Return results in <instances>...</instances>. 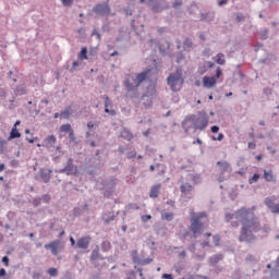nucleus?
I'll use <instances>...</instances> for the list:
<instances>
[{"label": "nucleus", "instance_id": "1", "mask_svg": "<svg viewBox=\"0 0 279 279\" xmlns=\"http://www.w3.org/2000/svg\"><path fill=\"white\" fill-rule=\"evenodd\" d=\"M235 219L241 223V231L238 238L240 243H255L256 232H263L267 234L271 228L269 225L260 226V220L256 218L254 211L250 208L242 207L235 211Z\"/></svg>", "mask_w": 279, "mask_h": 279}, {"label": "nucleus", "instance_id": "2", "mask_svg": "<svg viewBox=\"0 0 279 279\" xmlns=\"http://www.w3.org/2000/svg\"><path fill=\"white\" fill-rule=\"evenodd\" d=\"M189 122H192L194 130H206L208 128V117H206V111H199L198 117L195 114L186 116L182 121V128L185 133H189L191 125H187Z\"/></svg>", "mask_w": 279, "mask_h": 279}, {"label": "nucleus", "instance_id": "3", "mask_svg": "<svg viewBox=\"0 0 279 279\" xmlns=\"http://www.w3.org/2000/svg\"><path fill=\"white\" fill-rule=\"evenodd\" d=\"M167 82L171 90L178 93L180 90V84H182V70H177L174 73L169 74Z\"/></svg>", "mask_w": 279, "mask_h": 279}, {"label": "nucleus", "instance_id": "4", "mask_svg": "<svg viewBox=\"0 0 279 279\" xmlns=\"http://www.w3.org/2000/svg\"><path fill=\"white\" fill-rule=\"evenodd\" d=\"M148 5L155 14L169 10V2L167 0H148Z\"/></svg>", "mask_w": 279, "mask_h": 279}, {"label": "nucleus", "instance_id": "5", "mask_svg": "<svg viewBox=\"0 0 279 279\" xmlns=\"http://www.w3.org/2000/svg\"><path fill=\"white\" fill-rule=\"evenodd\" d=\"M93 12L98 16H108L112 10L110 9V4H108V2H104L94 5Z\"/></svg>", "mask_w": 279, "mask_h": 279}, {"label": "nucleus", "instance_id": "6", "mask_svg": "<svg viewBox=\"0 0 279 279\" xmlns=\"http://www.w3.org/2000/svg\"><path fill=\"white\" fill-rule=\"evenodd\" d=\"M52 173V169L41 168L35 175V180H37L38 182H44V184H48L49 180H51Z\"/></svg>", "mask_w": 279, "mask_h": 279}, {"label": "nucleus", "instance_id": "7", "mask_svg": "<svg viewBox=\"0 0 279 279\" xmlns=\"http://www.w3.org/2000/svg\"><path fill=\"white\" fill-rule=\"evenodd\" d=\"M57 173H64L65 175H77V166L73 163V158H69L65 167L57 170Z\"/></svg>", "mask_w": 279, "mask_h": 279}, {"label": "nucleus", "instance_id": "8", "mask_svg": "<svg viewBox=\"0 0 279 279\" xmlns=\"http://www.w3.org/2000/svg\"><path fill=\"white\" fill-rule=\"evenodd\" d=\"M181 197L183 199H193V185L189 182H184L180 185Z\"/></svg>", "mask_w": 279, "mask_h": 279}, {"label": "nucleus", "instance_id": "9", "mask_svg": "<svg viewBox=\"0 0 279 279\" xmlns=\"http://www.w3.org/2000/svg\"><path fill=\"white\" fill-rule=\"evenodd\" d=\"M190 230L194 234V239H197V234H202V222L199 217L192 219Z\"/></svg>", "mask_w": 279, "mask_h": 279}, {"label": "nucleus", "instance_id": "10", "mask_svg": "<svg viewBox=\"0 0 279 279\" xmlns=\"http://www.w3.org/2000/svg\"><path fill=\"white\" fill-rule=\"evenodd\" d=\"M62 242L60 240H54L52 242H50L49 244H45V250H50L51 254L53 256H58V247H60V244Z\"/></svg>", "mask_w": 279, "mask_h": 279}, {"label": "nucleus", "instance_id": "11", "mask_svg": "<svg viewBox=\"0 0 279 279\" xmlns=\"http://www.w3.org/2000/svg\"><path fill=\"white\" fill-rule=\"evenodd\" d=\"M102 99H105V112L107 114H111V117H114L117 114V111L114 109L110 110V108L112 107V101L110 100V97L104 95Z\"/></svg>", "mask_w": 279, "mask_h": 279}, {"label": "nucleus", "instance_id": "12", "mask_svg": "<svg viewBox=\"0 0 279 279\" xmlns=\"http://www.w3.org/2000/svg\"><path fill=\"white\" fill-rule=\"evenodd\" d=\"M124 86L129 93L137 90L140 85H136V81L134 80V76L131 78H126L124 81Z\"/></svg>", "mask_w": 279, "mask_h": 279}, {"label": "nucleus", "instance_id": "13", "mask_svg": "<svg viewBox=\"0 0 279 279\" xmlns=\"http://www.w3.org/2000/svg\"><path fill=\"white\" fill-rule=\"evenodd\" d=\"M88 245H90V236H83L76 242L78 250H88Z\"/></svg>", "mask_w": 279, "mask_h": 279}, {"label": "nucleus", "instance_id": "14", "mask_svg": "<svg viewBox=\"0 0 279 279\" xmlns=\"http://www.w3.org/2000/svg\"><path fill=\"white\" fill-rule=\"evenodd\" d=\"M217 84V78L215 76H204L203 86L204 88H213Z\"/></svg>", "mask_w": 279, "mask_h": 279}, {"label": "nucleus", "instance_id": "15", "mask_svg": "<svg viewBox=\"0 0 279 279\" xmlns=\"http://www.w3.org/2000/svg\"><path fill=\"white\" fill-rule=\"evenodd\" d=\"M201 21L203 23H213L215 21V12L201 13Z\"/></svg>", "mask_w": 279, "mask_h": 279}, {"label": "nucleus", "instance_id": "16", "mask_svg": "<svg viewBox=\"0 0 279 279\" xmlns=\"http://www.w3.org/2000/svg\"><path fill=\"white\" fill-rule=\"evenodd\" d=\"M217 167H220L219 171L222 174L229 173V171H231L230 162H228V161H218Z\"/></svg>", "mask_w": 279, "mask_h": 279}, {"label": "nucleus", "instance_id": "17", "mask_svg": "<svg viewBox=\"0 0 279 279\" xmlns=\"http://www.w3.org/2000/svg\"><path fill=\"white\" fill-rule=\"evenodd\" d=\"M113 194H114V183L110 182L105 186L104 197H107V198L112 197Z\"/></svg>", "mask_w": 279, "mask_h": 279}, {"label": "nucleus", "instance_id": "18", "mask_svg": "<svg viewBox=\"0 0 279 279\" xmlns=\"http://www.w3.org/2000/svg\"><path fill=\"white\" fill-rule=\"evenodd\" d=\"M169 49H171V43L163 41L159 45V51L161 56H167L169 52Z\"/></svg>", "mask_w": 279, "mask_h": 279}, {"label": "nucleus", "instance_id": "19", "mask_svg": "<svg viewBox=\"0 0 279 279\" xmlns=\"http://www.w3.org/2000/svg\"><path fill=\"white\" fill-rule=\"evenodd\" d=\"M264 180L266 182H272L274 184H276V175H274V171L264 170Z\"/></svg>", "mask_w": 279, "mask_h": 279}, {"label": "nucleus", "instance_id": "20", "mask_svg": "<svg viewBox=\"0 0 279 279\" xmlns=\"http://www.w3.org/2000/svg\"><path fill=\"white\" fill-rule=\"evenodd\" d=\"M56 135H49L46 137V140L44 141L46 147H48V149H51V147H56Z\"/></svg>", "mask_w": 279, "mask_h": 279}, {"label": "nucleus", "instance_id": "21", "mask_svg": "<svg viewBox=\"0 0 279 279\" xmlns=\"http://www.w3.org/2000/svg\"><path fill=\"white\" fill-rule=\"evenodd\" d=\"M27 93V87L25 86V84H22V85H17L15 88H14V95L15 97H20L22 95H25Z\"/></svg>", "mask_w": 279, "mask_h": 279}, {"label": "nucleus", "instance_id": "22", "mask_svg": "<svg viewBox=\"0 0 279 279\" xmlns=\"http://www.w3.org/2000/svg\"><path fill=\"white\" fill-rule=\"evenodd\" d=\"M14 138H21V132H19L16 125H13V128L11 129L8 141H14Z\"/></svg>", "mask_w": 279, "mask_h": 279}, {"label": "nucleus", "instance_id": "23", "mask_svg": "<svg viewBox=\"0 0 279 279\" xmlns=\"http://www.w3.org/2000/svg\"><path fill=\"white\" fill-rule=\"evenodd\" d=\"M133 80H135L136 86H141V84H143V82L147 80V72H142L140 74H136V76L133 77Z\"/></svg>", "mask_w": 279, "mask_h": 279}, {"label": "nucleus", "instance_id": "24", "mask_svg": "<svg viewBox=\"0 0 279 279\" xmlns=\"http://www.w3.org/2000/svg\"><path fill=\"white\" fill-rule=\"evenodd\" d=\"M114 219H117V216L114 214L108 213L102 216V221L104 223H106V226H108V223H112Z\"/></svg>", "mask_w": 279, "mask_h": 279}, {"label": "nucleus", "instance_id": "25", "mask_svg": "<svg viewBox=\"0 0 279 279\" xmlns=\"http://www.w3.org/2000/svg\"><path fill=\"white\" fill-rule=\"evenodd\" d=\"M220 260H223V255H221V254H216V255L209 257V264L211 266L217 265V263H220Z\"/></svg>", "mask_w": 279, "mask_h": 279}, {"label": "nucleus", "instance_id": "26", "mask_svg": "<svg viewBox=\"0 0 279 279\" xmlns=\"http://www.w3.org/2000/svg\"><path fill=\"white\" fill-rule=\"evenodd\" d=\"M215 59L217 64H220L221 66L226 64V54L222 52L217 53Z\"/></svg>", "mask_w": 279, "mask_h": 279}, {"label": "nucleus", "instance_id": "27", "mask_svg": "<svg viewBox=\"0 0 279 279\" xmlns=\"http://www.w3.org/2000/svg\"><path fill=\"white\" fill-rule=\"evenodd\" d=\"M183 49L185 51H191L193 49V40L191 38H185L183 41Z\"/></svg>", "mask_w": 279, "mask_h": 279}, {"label": "nucleus", "instance_id": "28", "mask_svg": "<svg viewBox=\"0 0 279 279\" xmlns=\"http://www.w3.org/2000/svg\"><path fill=\"white\" fill-rule=\"evenodd\" d=\"M264 204L267 206V208H269L271 210V213H274L275 208H276V203H274V201L271 198H265Z\"/></svg>", "mask_w": 279, "mask_h": 279}, {"label": "nucleus", "instance_id": "29", "mask_svg": "<svg viewBox=\"0 0 279 279\" xmlns=\"http://www.w3.org/2000/svg\"><path fill=\"white\" fill-rule=\"evenodd\" d=\"M159 191H160V184L154 185V186L150 189L149 196H150V197H154V198L158 197Z\"/></svg>", "mask_w": 279, "mask_h": 279}, {"label": "nucleus", "instance_id": "30", "mask_svg": "<svg viewBox=\"0 0 279 279\" xmlns=\"http://www.w3.org/2000/svg\"><path fill=\"white\" fill-rule=\"evenodd\" d=\"M78 58H80V60H88V48L87 47H83L81 49Z\"/></svg>", "mask_w": 279, "mask_h": 279}, {"label": "nucleus", "instance_id": "31", "mask_svg": "<svg viewBox=\"0 0 279 279\" xmlns=\"http://www.w3.org/2000/svg\"><path fill=\"white\" fill-rule=\"evenodd\" d=\"M120 136L125 141H132V133L125 129L121 131Z\"/></svg>", "mask_w": 279, "mask_h": 279}, {"label": "nucleus", "instance_id": "32", "mask_svg": "<svg viewBox=\"0 0 279 279\" xmlns=\"http://www.w3.org/2000/svg\"><path fill=\"white\" fill-rule=\"evenodd\" d=\"M29 204H33L35 208H38V206L43 204V198H40V196H36L35 198L29 201Z\"/></svg>", "mask_w": 279, "mask_h": 279}, {"label": "nucleus", "instance_id": "33", "mask_svg": "<svg viewBox=\"0 0 279 279\" xmlns=\"http://www.w3.org/2000/svg\"><path fill=\"white\" fill-rule=\"evenodd\" d=\"M8 143H10V141L3 140L0 137V154H3L5 151V147H8Z\"/></svg>", "mask_w": 279, "mask_h": 279}, {"label": "nucleus", "instance_id": "34", "mask_svg": "<svg viewBox=\"0 0 279 279\" xmlns=\"http://www.w3.org/2000/svg\"><path fill=\"white\" fill-rule=\"evenodd\" d=\"M72 131H73V128L71 126V124H62L60 126V132H65L70 134Z\"/></svg>", "mask_w": 279, "mask_h": 279}, {"label": "nucleus", "instance_id": "35", "mask_svg": "<svg viewBox=\"0 0 279 279\" xmlns=\"http://www.w3.org/2000/svg\"><path fill=\"white\" fill-rule=\"evenodd\" d=\"M112 245L110 244L109 241H104L101 244V250L102 252H110Z\"/></svg>", "mask_w": 279, "mask_h": 279}, {"label": "nucleus", "instance_id": "36", "mask_svg": "<svg viewBox=\"0 0 279 279\" xmlns=\"http://www.w3.org/2000/svg\"><path fill=\"white\" fill-rule=\"evenodd\" d=\"M245 21V15L241 12L235 13V23H243Z\"/></svg>", "mask_w": 279, "mask_h": 279}, {"label": "nucleus", "instance_id": "37", "mask_svg": "<svg viewBox=\"0 0 279 279\" xmlns=\"http://www.w3.org/2000/svg\"><path fill=\"white\" fill-rule=\"evenodd\" d=\"M193 184H202V174H194L192 177Z\"/></svg>", "mask_w": 279, "mask_h": 279}, {"label": "nucleus", "instance_id": "38", "mask_svg": "<svg viewBox=\"0 0 279 279\" xmlns=\"http://www.w3.org/2000/svg\"><path fill=\"white\" fill-rule=\"evenodd\" d=\"M232 219H236V211L234 214H226L225 221L229 223V221H232Z\"/></svg>", "mask_w": 279, "mask_h": 279}, {"label": "nucleus", "instance_id": "39", "mask_svg": "<svg viewBox=\"0 0 279 279\" xmlns=\"http://www.w3.org/2000/svg\"><path fill=\"white\" fill-rule=\"evenodd\" d=\"M99 250H94L90 255V260H97V258H100Z\"/></svg>", "mask_w": 279, "mask_h": 279}, {"label": "nucleus", "instance_id": "40", "mask_svg": "<svg viewBox=\"0 0 279 279\" xmlns=\"http://www.w3.org/2000/svg\"><path fill=\"white\" fill-rule=\"evenodd\" d=\"M260 180V174L254 173L253 177L248 180V184H254V182H258Z\"/></svg>", "mask_w": 279, "mask_h": 279}, {"label": "nucleus", "instance_id": "41", "mask_svg": "<svg viewBox=\"0 0 279 279\" xmlns=\"http://www.w3.org/2000/svg\"><path fill=\"white\" fill-rule=\"evenodd\" d=\"M69 140H70V143H74V145H77V138L75 137V131H72L71 133H69Z\"/></svg>", "mask_w": 279, "mask_h": 279}, {"label": "nucleus", "instance_id": "42", "mask_svg": "<svg viewBox=\"0 0 279 279\" xmlns=\"http://www.w3.org/2000/svg\"><path fill=\"white\" fill-rule=\"evenodd\" d=\"M161 217H162V219H165L166 221H173V213L163 214Z\"/></svg>", "mask_w": 279, "mask_h": 279}, {"label": "nucleus", "instance_id": "43", "mask_svg": "<svg viewBox=\"0 0 279 279\" xmlns=\"http://www.w3.org/2000/svg\"><path fill=\"white\" fill-rule=\"evenodd\" d=\"M41 202H44V204H49L51 202V195L49 194H44L41 197H40Z\"/></svg>", "mask_w": 279, "mask_h": 279}, {"label": "nucleus", "instance_id": "44", "mask_svg": "<svg viewBox=\"0 0 279 279\" xmlns=\"http://www.w3.org/2000/svg\"><path fill=\"white\" fill-rule=\"evenodd\" d=\"M77 66H80V61H74L72 63V68L70 69V72L75 73V71H77Z\"/></svg>", "mask_w": 279, "mask_h": 279}, {"label": "nucleus", "instance_id": "45", "mask_svg": "<svg viewBox=\"0 0 279 279\" xmlns=\"http://www.w3.org/2000/svg\"><path fill=\"white\" fill-rule=\"evenodd\" d=\"M48 274L52 278H56V276H58V269L57 268H50V269H48Z\"/></svg>", "mask_w": 279, "mask_h": 279}, {"label": "nucleus", "instance_id": "46", "mask_svg": "<svg viewBox=\"0 0 279 279\" xmlns=\"http://www.w3.org/2000/svg\"><path fill=\"white\" fill-rule=\"evenodd\" d=\"M60 117H63V119H69V117H71V111L69 109H65L60 113Z\"/></svg>", "mask_w": 279, "mask_h": 279}, {"label": "nucleus", "instance_id": "47", "mask_svg": "<svg viewBox=\"0 0 279 279\" xmlns=\"http://www.w3.org/2000/svg\"><path fill=\"white\" fill-rule=\"evenodd\" d=\"M92 36H96L97 40H101V34L99 33V31H97V28L93 29Z\"/></svg>", "mask_w": 279, "mask_h": 279}, {"label": "nucleus", "instance_id": "48", "mask_svg": "<svg viewBox=\"0 0 279 279\" xmlns=\"http://www.w3.org/2000/svg\"><path fill=\"white\" fill-rule=\"evenodd\" d=\"M245 260L247 263H254L256 260V257L252 254L246 255Z\"/></svg>", "mask_w": 279, "mask_h": 279}, {"label": "nucleus", "instance_id": "49", "mask_svg": "<svg viewBox=\"0 0 279 279\" xmlns=\"http://www.w3.org/2000/svg\"><path fill=\"white\" fill-rule=\"evenodd\" d=\"M154 263V258H146L142 260V267H145V265H149Z\"/></svg>", "mask_w": 279, "mask_h": 279}, {"label": "nucleus", "instance_id": "50", "mask_svg": "<svg viewBox=\"0 0 279 279\" xmlns=\"http://www.w3.org/2000/svg\"><path fill=\"white\" fill-rule=\"evenodd\" d=\"M182 5V0H175L172 3V8H174V10H178V8H180Z\"/></svg>", "mask_w": 279, "mask_h": 279}, {"label": "nucleus", "instance_id": "51", "mask_svg": "<svg viewBox=\"0 0 279 279\" xmlns=\"http://www.w3.org/2000/svg\"><path fill=\"white\" fill-rule=\"evenodd\" d=\"M61 3H63L65 8H69L70 5H73V0H61Z\"/></svg>", "mask_w": 279, "mask_h": 279}, {"label": "nucleus", "instance_id": "52", "mask_svg": "<svg viewBox=\"0 0 279 279\" xmlns=\"http://www.w3.org/2000/svg\"><path fill=\"white\" fill-rule=\"evenodd\" d=\"M5 97H8V92L4 88H0V98L5 99Z\"/></svg>", "mask_w": 279, "mask_h": 279}, {"label": "nucleus", "instance_id": "53", "mask_svg": "<svg viewBox=\"0 0 279 279\" xmlns=\"http://www.w3.org/2000/svg\"><path fill=\"white\" fill-rule=\"evenodd\" d=\"M2 263H4L5 267H10V257L3 256L2 257Z\"/></svg>", "mask_w": 279, "mask_h": 279}, {"label": "nucleus", "instance_id": "54", "mask_svg": "<svg viewBox=\"0 0 279 279\" xmlns=\"http://www.w3.org/2000/svg\"><path fill=\"white\" fill-rule=\"evenodd\" d=\"M149 219H151V215H144V216H142V221L144 223H147V221H149Z\"/></svg>", "mask_w": 279, "mask_h": 279}, {"label": "nucleus", "instance_id": "55", "mask_svg": "<svg viewBox=\"0 0 279 279\" xmlns=\"http://www.w3.org/2000/svg\"><path fill=\"white\" fill-rule=\"evenodd\" d=\"M268 34H269V31H267V28H265L264 32L262 33V40H267Z\"/></svg>", "mask_w": 279, "mask_h": 279}, {"label": "nucleus", "instance_id": "56", "mask_svg": "<svg viewBox=\"0 0 279 279\" xmlns=\"http://www.w3.org/2000/svg\"><path fill=\"white\" fill-rule=\"evenodd\" d=\"M213 241H214L215 245H219L221 238L219 235H214Z\"/></svg>", "mask_w": 279, "mask_h": 279}, {"label": "nucleus", "instance_id": "57", "mask_svg": "<svg viewBox=\"0 0 279 279\" xmlns=\"http://www.w3.org/2000/svg\"><path fill=\"white\" fill-rule=\"evenodd\" d=\"M133 263H135V265H142L143 266V259L140 258V257L133 258Z\"/></svg>", "mask_w": 279, "mask_h": 279}, {"label": "nucleus", "instance_id": "58", "mask_svg": "<svg viewBox=\"0 0 279 279\" xmlns=\"http://www.w3.org/2000/svg\"><path fill=\"white\" fill-rule=\"evenodd\" d=\"M82 215V209L80 207L74 208V217H80Z\"/></svg>", "mask_w": 279, "mask_h": 279}, {"label": "nucleus", "instance_id": "59", "mask_svg": "<svg viewBox=\"0 0 279 279\" xmlns=\"http://www.w3.org/2000/svg\"><path fill=\"white\" fill-rule=\"evenodd\" d=\"M226 180H228V177H226L223 173H220L218 177V182H226Z\"/></svg>", "mask_w": 279, "mask_h": 279}, {"label": "nucleus", "instance_id": "60", "mask_svg": "<svg viewBox=\"0 0 279 279\" xmlns=\"http://www.w3.org/2000/svg\"><path fill=\"white\" fill-rule=\"evenodd\" d=\"M181 60H184V54L182 53V52H179L178 53V57H177V62H178V64H180V61Z\"/></svg>", "mask_w": 279, "mask_h": 279}, {"label": "nucleus", "instance_id": "61", "mask_svg": "<svg viewBox=\"0 0 279 279\" xmlns=\"http://www.w3.org/2000/svg\"><path fill=\"white\" fill-rule=\"evenodd\" d=\"M210 130H211L213 134H217V132H219V126L218 125H213L210 128Z\"/></svg>", "mask_w": 279, "mask_h": 279}, {"label": "nucleus", "instance_id": "62", "mask_svg": "<svg viewBox=\"0 0 279 279\" xmlns=\"http://www.w3.org/2000/svg\"><path fill=\"white\" fill-rule=\"evenodd\" d=\"M247 146H248V149H256V143L254 142H248Z\"/></svg>", "mask_w": 279, "mask_h": 279}, {"label": "nucleus", "instance_id": "63", "mask_svg": "<svg viewBox=\"0 0 279 279\" xmlns=\"http://www.w3.org/2000/svg\"><path fill=\"white\" fill-rule=\"evenodd\" d=\"M221 74H222L221 68H217V70H216V77L217 78L221 77Z\"/></svg>", "mask_w": 279, "mask_h": 279}, {"label": "nucleus", "instance_id": "64", "mask_svg": "<svg viewBox=\"0 0 279 279\" xmlns=\"http://www.w3.org/2000/svg\"><path fill=\"white\" fill-rule=\"evenodd\" d=\"M34 279H40V272H33Z\"/></svg>", "mask_w": 279, "mask_h": 279}]
</instances>
